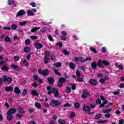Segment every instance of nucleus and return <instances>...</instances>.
I'll use <instances>...</instances> for the list:
<instances>
[{"mask_svg":"<svg viewBox=\"0 0 124 124\" xmlns=\"http://www.w3.org/2000/svg\"><path fill=\"white\" fill-rule=\"evenodd\" d=\"M104 65L106 66L107 65L109 66L110 65V62L106 60H101V59H99L97 63L98 67H100V68H104Z\"/></svg>","mask_w":124,"mask_h":124,"instance_id":"obj_1","label":"nucleus"},{"mask_svg":"<svg viewBox=\"0 0 124 124\" xmlns=\"http://www.w3.org/2000/svg\"><path fill=\"white\" fill-rule=\"evenodd\" d=\"M66 81V79H65L64 78H60L59 79L58 82L57 83V87H59V88H62V84H63V83H65Z\"/></svg>","mask_w":124,"mask_h":124,"instance_id":"obj_2","label":"nucleus"},{"mask_svg":"<svg viewBox=\"0 0 124 124\" xmlns=\"http://www.w3.org/2000/svg\"><path fill=\"white\" fill-rule=\"evenodd\" d=\"M49 104L52 107H57V106L61 105L62 102L59 100H52L49 103Z\"/></svg>","mask_w":124,"mask_h":124,"instance_id":"obj_3","label":"nucleus"},{"mask_svg":"<svg viewBox=\"0 0 124 124\" xmlns=\"http://www.w3.org/2000/svg\"><path fill=\"white\" fill-rule=\"evenodd\" d=\"M50 59V52L46 51L45 52L44 62L45 64L48 63V61Z\"/></svg>","mask_w":124,"mask_h":124,"instance_id":"obj_4","label":"nucleus"},{"mask_svg":"<svg viewBox=\"0 0 124 124\" xmlns=\"http://www.w3.org/2000/svg\"><path fill=\"white\" fill-rule=\"evenodd\" d=\"M38 72L40 74H42L44 76H47L49 74V71L47 69L42 70L41 69L38 70Z\"/></svg>","mask_w":124,"mask_h":124,"instance_id":"obj_5","label":"nucleus"},{"mask_svg":"<svg viewBox=\"0 0 124 124\" xmlns=\"http://www.w3.org/2000/svg\"><path fill=\"white\" fill-rule=\"evenodd\" d=\"M11 66L13 68V69H14V70H16V71H21V70H22V69L17 65L12 64Z\"/></svg>","mask_w":124,"mask_h":124,"instance_id":"obj_6","label":"nucleus"},{"mask_svg":"<svg viewBox=\"0 0 124 124\" xmlns=\"http://www.w3.org/2000/svg\"><path fill=\"white\" fill-rule=\"evenodd\" d=\"M47 81L49 83V85L53 86L54 85V82H55V80L53 77H50L47 78Z\"/></svg>","mask_w":124,"mask_h":124,"instance_id":"obj_7","label":"nucleus"},{"mask_svg":"<svg viewBox=\"0 0 124 124\" xmlns=\"http://www.w3.org/2000/svg\"><path fill=\"white\" fill-rule=\"evenodd\" d=\"M34 45L35 48H36V49H41V48H42V47H43V45L39 43H36L34 44Z\"/></svg>","mask_w":124,"mask_h":124,"instance_id":"obj_8","label":"nucleus"},{"mask_svg":"<svg viewBox=\"0 0 124 124\" xmlns=\"http://www.w3.org/2000/svg\"><path fill=\"white\" fill-rule=\"evenodd\" d=\"M24 14H26V12H25V10H21L17 13V14L16 15V17L23 16V15H24Z\"/></svg>","mask_w":124,"mask_h":124,"instance_id":"obj_9","label":"nucleus"},{"mask_svg":"<svg viewBox=\"0 0 124 124\" xmlns=\"http://www.w3.org/2000/svg\"><path fill=\"white\" fill-rule=\"evenodd\" d=\"M90 84L93 85V86H96L97 84V80L95 79H91L89 81Z\"/></svg>","mask_w":124,"mask_h":124,"instance_id":"obj_10","label":"nucleus"},{"mask_svg":"<svg viewBox=\"0 0 124 124\" xmlns=\"http://www.w3.org/2000/svg\"><path fill=\"white\" fill-rule=\"evenodd\" d=\"M8 114H10L12 115L13 114H15L16 113V108H11L7 112Z\"/></svg>","mask_w":124,"mask_h":124,"instance_id":"obj_11","label":"nucleus"},{"mask_svg":"<svg viewBox=\"0 0 124 124\" xmlns=\"http://www.w3.org/2000/svg\"><path fill=\"white\" fill-rule=\"evenodd\" d=\"M7 121H12L13 119V115L12 114H10V113H8L7 112Z\"/></svg>","mask_w":124,"mask_h":124,"instance_id":"obj_12","label":"nucleus"},{"mask_svg":"<svg viewBox=\"0 0 124 124\" xmlns=\"http://www.w3.org/2000/svg\"><path fill=\"white\" fill-rule=\"evenodd\" d=\"M82 110H83V111H84V112H90L91 108H90V107H88V106H84Z\"/></svg>","mask_w":124,"mask_h":124,"instance_id":"obj_13","label":"nucleus"},{"mask_svg":"<svg viewBox=\"0 0 124 124\" xmlns=\"http://www.w3.org/2000/svg\"><path fill=\"white\" fill-rule=\"evenodd\" d=\"M91 67H92L93 69H96V67H97V64L96 63V62H92L91 63Z\"/></svg>","mask_w":124,"mask_h":124,"instance_id":"obj_14","label":"nucleus"},{"mask_svg":"<svg viewBox=\"0 0 124 124\" xmlns=\"http://www.w3.org/2000/svg\"><path fill=\"white\" fill-rule=\"evenodd\" d=\"M14 90L13 87H11V86H7L6 87H5V90L6 91V92H12Z\"/></svg>","mask_w":124,"mask_h":124,"instance_id":"obj_15","label":"nucleus"},{"mask_svg":"<svg viewBox=\"0 0 124 124\" xmlns=\"http://www.w3.org/2000/svg\"><path fill=\"white\" fill-rule=\"evenodd\" d=\"M14 92L16 94H20L21 93V90L17 87H15Z\"/></svg>","mask_w":124,"mask_h":124,"instance_id":"obj_16","label":"nucleus"},{"mask_svg":"<svg viewBox=\"0 0 124 124\" xmlns=\"http://www.w3.org/2000/svg\"><path fill=\"white\" fill-rule=\"evenodd\" d=\"M69 65L71 69H74V68L76 67V65L75 64V63H74V62H69Z\"/></svg>","mask_w":124,"mask_h":124,"instance_id":"obj_17","label":"nucleus"},{"mask_svg":"<svg viewBox=\"0 0 124 124\" xmlns=\"http://www.w3.org/2000/svg\"><path fill=\"white\" fill-rule=\"evenodd\" d=\"M109 78L108 77H106L104 78H100L99 82L101 83V84H104L106 81H107Z\"/></svg>","mask_w":124,"mask_h":124,"instance_id":"obj_18","label":"nucleus"},{"mask_svg":"<svg viewBox=\"0 0 124 124\" xmlns=\"http://www.w3.org/2000/svg\"><path fill=\"white\" fill-rule=\"evenodd\" d=\"M53 71L56 75H58V76H62V74L60 73L58 69H53Z\"/></svg>","mask_w":124,"mask_h":124,"instance_id":"obj_19","label":"nucleus"},{"mask_svg":"<svg viewBox=\"0 0 124 124\" xmlns=\"http://www.w3.org/2000/svg\"><path fill=\"white\" fill-rule=\"evenodd\" d=\"M17 110L18 111V112L20 113V114H24L25 113L24 109H23V108L21 107H19L17 108Z\"/></svg>","mask_w":124,"mask_h":124,"instance_id":"obj_20","label":"nucleus"},{"mask_svg":"<svg viewBox=\"0 0 124 124\" xmlns=\"http://www.w3.org/2000/svg\"><path fill=\"white\" fill-rule=\"evenodd\" d=\"M27 15L28 16H33L34 14H33V12L31 10L27 11Z\"/></svg>","mask_w":124,"mask_h":124,"instance_id":"obj_21","label":"nucleus"},{"mask_svg":"<svg viewBox=\"0 0 124 124\" xmlns=\"http://www.w3.org/2000/svg\"><path fill=\"white\" fill-rule=\"evenodd\" d=\"M95 117L93 118L94 120H98V119H100V118L102 117V114H99L98 115H95Z\"/></svg>","mask_w":124,"mask_h":124,"instance_id":"obj_22","label":"nucleus"},{"mask_svg":"<svg viewBox=\"0 0 124 124\" xmlns=\"http://www.w3.org/2000/svg\"><path fill=\"white\" fill-rule=\"evenodd\" d=\"M58 123L60 124H66V122L62 119H59Z\"/></svg>","mask_w":124,"mask_h":124,"instance_id":"obj_23","label":"nucleus"},{"mask_svg":"<svg viewBox=\"0 0 124 124\" xmlns=\"http://www.w3.org/2000/svg\"><path fill=\"white\" fill-rule=\"evenodd\" d=\"M40 27H35L31 30V32H34L36 31H38V30H40Z\"/></svg>","mask_w":124,"mask_h":124,"instance_id":"obj_24","label":"nucleus"},{"mask_svg":"<svg viewBox=\"0 0 124 124\" xmlns=\"http://www.w3.org/2000/svg\"><path fill=\"white\" fill-rule=\"evenodd\" d=\"M31 92L32 93L33 95H35L36 96H37V97H38L39 94L37 93V91L35 90H32Z\"/></svg>","mask_w":124,"mask_h":124,"instance_id":"obj_25","label":"nucleus"},{"mask_svg":"<svg viewBox=\"0 0 124 124\" xmlns=\"http://www.w3.org/2000/svg\"><path fill=\"white\" fill-rule=\"evenodd\" d=\"M1 69L3 71H8V67L4 65L1 67Z\"/></svg>","mask_w":124,"mask_h":124,"instance_id":"obj_26","label":"nucleus"},{"mask_svg":"<svg viewBox=\"0 0 124 124\" xmlns=\"http://www.w3.org/2000/svg\"><path fill=\"white\" fill-rule=\"evenodd\" d=\"M54 66H56V67H61L62 66V63L60 62H57L54 64Z\"/></svg>","mask_w":124,"mask_h":124,"instance_id":"obj_27","label":"nucleus"},{"mask_svg":"<svg viewBox=\"0 0 124 124\" xmlns=\"http://www.w3.org/2000/svg\"><path fill=\"white\" fill-rule=\"evenodd\" d=\"M35 106L37 109H40V108H41V105L38 102L35 103Z\"/></svg>","mask_w":124,"mask_h":124,"instance_id":"obj_28","label":"nucleus"},{"mask_svg":"<svg viewBox=\"0 0 124 124\" xmlns=\"http://www.w3.org/2000/svg\"><path fill=\"white\" fill-rule=\"evenodd\" d=\"M4 40L6 42H10V41H11V38L9 36H6L5 37Z\"/></svg>","mask_w":124,"mask_h":124,"instance_id":"obj_29","label":"nucleus"},{"mask_svg":"<svg viewBox=\"0 0 124 124\" xmlns=\"http://www.w3.org/2000/svg\"><path fill=\"white\" fill-rule=\"evenodd\" d=\"M31 51V48L29 47H25L24 48V52H26V53H30Z\"/></svg>","mask_w":124,"mask_h":124,"instance_id":"obj_30","label":"nucleus"},{"mask_svg":"<svg viewBox=\"0 0 124 124\" xmlns=\"http://www.w3.org/2000/svg\"><path fill=\"white\" fill-rule=\"evenodd\" d=\"M6 82H7L9 84H11V83H12V78L10 77L7 78Z\"/></svg>","mask_w":124,"mask_h":124,"instance_id":"obj_31","label":"nucleus"},{"mask_svg":"<svg viewBox=\"0 0 124 124\" xmlns=\"http://www.w3.org/2000/svg\"><path fill=\"white\" fill-rule=\"evenodd\" d=\"M112 111V108H108L103 111V113L106 114L107 113H110Z\"/></svg>","mask_w":124,"mask_h":124,"instance_id":"obj_32","label":"nucleus"},{"mask_svg":"<svg viewBox=\"0 0 124 124\" xmlns=\"http://www.w3.org/2000/svg\"><path fill=\"white\" fill-rule=\"evenodd\" d=\"M74 106H75V108H80V104L78 102H76L74 104Z\"/></svg>","mask_w":124,"mask_h":124,"instance_id":"obj_33","label":"nucleus"},{"mask_svg":"<svg viewBox=\"0 0 124 124\" xmlns=\"http://www.w3.org/2000/svg\"><path fill=\"white\" fill-rule=\"evenodd\" d=\"M11 28L12 29V30H16V29H17V28H18V26H17V25H16V24H13L11 25Z\"/></svg>","mask_w":124,"mask_h":124,"instance_id":"obj_34","label":"nucleus"},{"mask_svg":"<svg viewBox=\"0 0 124 124\" xmlns=\"http://www.w3.org/2000/svg\"><path fill=\"white\" fill-rule=\"evenodd\" d=\"M90 50H91V51H92V52L94 53V54H96V53H97V51H96V49L94 47H91L90 48Z\"/></svg>","mask_w":124,"mask_h":124,"instance_id":"obj_35","label":"nucleus"},{"mask_svg":"<svg viewBox=\"0 0 124 124\" xmlns=\"http://www.w3.org/2000/svg\"><path fill=\"white\" fill-rule=\"evenodd\" d=\"M33 77L34 78V80L35 81H38L39 78L38 77V76H37V75H34L33 76Z\"/></svg>","mask_w":124,"mask_h":124,"instance_id":"obj_36","label":"nucleus"},{"mask_svg":"<svg viewBox=\"0 0 124 124\" xmlns=\"http://www.w3.org/2000/svg\"><path fill=\"white\" fill-rule=\"evenodd\" d=\"M26 24H28V22L27 21H23V22H19V24L20 25V26H25L26 25Z\"/></svg>","mask_w":124,"mask_h":124,"instance_id":"obj_37","label":"nucleus"},{"mask_svg":"<svg viewBox=\"0 0 124 124\" xmlns=\"http://www.w3.org/2000/svg\"><path fill=\"white\" fill-rule=\"evenodd\" d=\"M30 38H31V39H32V40H35L37 39V38H38V37L34 35H32L30 36Z\"/></svg>","mask_w":124,"mask_h":124,"instance_id":"obj_38","label":"nucleus"},{"mask_svg":"<svg viewBox=\"0 0 124 124\" xmlns=\"http://www.w3.org/2000/svg\"><path fill=\"white\" fill-rule=\"evenodd\" d=\"M58 91H59V90L55 88H52L51 90L52 93H57V92H58Z\"/></svg>","mask_w":124,"mask_h":124,"instance_id":"obj_39","label":"nucleus"},{"mask_svg":"<svg viewBox=\"0 0 124 124\" xmlns=\"http://www.w3.org/2000/svg\"><path fill=\"white\" fill-rule=\"evenodd\" d=\"M7 79V77L6 76H3L2 77V80L3 82H6Z\"/></svg>","mask_w":124,"mask_h":124,"instance_id":"obj_40","label":"nucleus"},{"mask_svg":"<svg viewBox=\"0 0 124 124\" xmlns=\"http://www.w3.org/2000/svg\"><path fill=\"white\" fill-rule=\"evenodd\" d=\"M60 38L62 40H63V41H66V37L64 35H61Z\"/></svg>","mask_w":124,"mask_h":124,"instance_id":"obj_41","label":"nucleus"},{"mask_svg":"<svg viewBox=\"0 0 124 124\" xmlns=\"http://www.w3.org/2000/svg\"><path fill=\"white\" fill-rule=\"evenodd\" d=\"M70 92H71V88H70V87H67L66 89V93H70Z\"/></svg>","mask_w":124,"mask_h":124,"instance_id":"obj_42","label":"nucleus"},{"mask_svg":"<svg viewBox=\"0 0 124 124\" xmlns=\"http://www.w3.org/2000/svg\"><path fill=\"white\" fill-rule=\"evenodd\" d=\"M23 63L25 64V66H29V62L27 61V60H24L23 61Z\"/></svg>","mask_w":124,"mask_h":124,"instance_id":"obj_43","label":"nucleus"},{"mask_svg":"<svg viewBox=\"0 0 124 124\" xmlns=\"http://www.w3.org/2000/svg\"><path fill=\"white\" fill-rule=\"evenodd\" d=\"M7 62V59L0 62V65H3V63H5Z\"/></svg>","mask_w":124,"mask_h":124,"instance_id":"obj_44","label":"nucleus"},{"mask_svg":"<svg viewBox=\"0 0 124 124\" xmlns=\"http://www.w3.org/2000/svg\"><path fill=\"white\" fill-rule=\"evenodd\" d=\"M57 46H59V48H62V43L58 42L56 44Z\"/></svg>","mask_w":124,"mask_h":124,"instance_id":"obj_45","label":"nucleus"},{"mask_svg":"<svg viewBox=\"0 0 124 124\" xmlns=\"http://www.w3.org/2000/svg\"><path fill=\"white\" fill-rule=\"evenodd\" d=\"M25 43L26 45H30V44H31V40H30V39H27L25 41Z\"/></svg>","mask_w":124,"mask_h":124,"instance_id":"obj_46","label":"nucleus"},{"mask_svg":"<svg viewBox=\"0 0 124 124\" xmlns=\"http://www.w3.org/2000/svg\"><path fill=\"white\" fill-rule=\"evenodd\" d=\"M71 106H72V105L69 103L65 104L63 106L64 107H71Z\"/></svg>","mask_w":124,"mask_h":124,"instance_id":"obj_47","label":"nucleus"},{"mask_svg":"<svg viewBox=\"0 0 124 124\" xmlns=\"http://www.w3.org/2000/svg\"><path fill=\"white\" fill-rule=\"evenodd\" d=\"M63 54L66 55V56H69V52L66 51V50H65V49L63 50Z\"/></svg>","mask_w":124,"mask_h":124,"instance_id":"obj_48","label":"nucleus"},{"mask_svg":"<svg viewBox=\"0 0 124 124\" xmlns=\"http://www.w3.org/2000/svg\"><path fill=\"white\" fill-rule=\"evenodd\" d=\"M15 61L16 62H18L20 60V57L18 56L17 55H16L14 57Z\"/></svg>","mask_w":124,"mask_h":124,"instance_id":"obj_49","label":"nucleus"},{"mask_svg":"<svg viewBox=\"0 0 124 124\" xmlns=\"http://www.w3.org/2000/svg\"><path fill=\"white\" fill-rule=\"evenodd\" d=\"M75 117V112H72L70 114V118L72 119V118H74Z\"/></svg>","mask_w":124,"mask_h":124,"instance_id":"obj_50","label":"nucleus"},{"mask_svg":"<svg viewBox=\"0 0 124 124\" xmlns=\"http://www.w3.org/2000/svg\"><path fill=\"white\" fill-rule=\"evenodd\" d=\"M50 59L52 61H56V56L55 55H52L50 57Z\"/></svg>","mask_w":124,"mask_h":124,"instance_id":"obj_51","label":"nucleus"},{"mask_svg":"<svg viewBox=\"0 0 124 124\" xmlns=\"http://www.w3.org/2000/svg\"><path fill=\"white\" fill-rule=\"evenodd\" d=\"M115 66H117V67H118L119 69H123V65H118V64L116 63Z\"/></svg>","mask_w":124,"mask_h":124,"instance_id":"obj_52","label":"nucleus"},{"mask_svg":"<svg viewBox=\"0 0 124 124\" xmlns=\"http://www.w3.org/2000/svg\"><path fill=\"white\" fill-rule=\"evenodd\" d=\"M76 73L77 74V77H80V76H81V73H80V72H79L78 70L76 71Z\"/></svg>","mask_w":124,"mask_h":124,"instance_id":"obj_53","label":"nucleus"},{"mask_svg":"<svg viewBox=\"0 0 124 124\" xmlns=\"http://www.w3.org/2000/svg\"><path fill=\"white\" fill-rule=\"evenodd\" d=\"M13 3H14V0H8V4H9V5H10L11 4H13Z\"/></svg>","mask_w":124,"mask_h":124,"instance_id":"obj_54","label":"nucleus"},{"mask_svg":"<svg viewBox=\"0 0 124 124\" xmlns=\"http://www.w3.org/2000/svg\"><path fill=\"white\" fill-rule=\"evenodd\" d=\"M108 121L107 120H103L99 121L97 122L98 124H104V123H107Z\"/></svg>","mask_w":124,"mask_h":124,"instance_id":"obj_55","label":"nucleus"},{"mask_svg":"<svg viewBox=\"0 0 124 124\" xmlns=\"http://www.w3.org/2000/svg\"><path fill=\"white\" fill-rule=\"evenodd\" d=\"M48 39L50 41H54V39H53V37L51 35H48Z\"/></svg>","mask_w":124,"mask_h":124,"instance_id":"obj_56","label":"nucleus"},{"mask_svg":"<svg viewBox=\"0 0 124 124\" xmlns=\"http://www.w3.org/2000/svg\"><path fill=\"white\" fill-rule=\"evenodd\" d=\"M105 117L109 119L111 117V114H110L109 113L106 114V115H105Z\"/></svg>","mask_w":124,"mask_h":124,"instance_id":"obj_57","label":"nucleus"},{"mask_svg":"<svg viewBox=\"0 0 124 124\" xmlns=\"http://www.w3.org/2000/svg\"><path fill=\"white\" fill-rule=\"evenodd\" d=\"M32 86L34 87V88H37V86H38V84L35 81L34 82V84H32Z\"/></svg>","mask_w":124,"mask_h":124,"instance_id":"obj_58","label":"nucleus"},{"mask_svg":"<svg viewBox=\"0 0 124 124\" xmlns=\"http://www.w3.org/2000/svg\"><path fill=\"white\" fill-rule=\"evenodd\" d=\"M96 104H100L101 103V100L100 99L98 98L96 101Z\"/></svg>","mask_w":124,"mask_h":124,"instance_id":"obj_59","label":"nucleus"},{"mask_svg":"<svg viewBox=\"0 0 124 124\" xmlns=\"http://www.w3.org/2000/svg\"><path fill=\"white\" fill-rule=\"evenodd\" d=\"M83 93L88 95L89 94V92H88V91H87V90H84L83 92Z\"/></svg>","mask_w":124,"mask_h":124,"instance_id":"obj_60","label":"nucleus"},{"mask_svg":"<svg viewBox=\"0 0 124 124\" xmlns=\"http://www.w3.org/2000/svg\"><path fill=\"white\" fill-rule=\"evenodd\" d=\"M27 94V90H24L22 92V95L23 96H25Z\"/></svg>","mask_w":124,"mask_h":124,"instance_id":"obj_61","label":"nucleus"},{"mask_svg":"<svg viewBox=\"0 0 124 124\" xmlns=\"http://www.w3.org/2000/svg\"><path fill=\"white\" fill-rule=\"evenodd\" d=\"M52 119L54 121H56L57 119H58V117H57V115H56L55 114H54L52 116Z\"/></svg>","mask_w":124,"mask_h":124,"instance_id":"obj_62","label":"nucleus"},{"mask_svg":"<svg viewBox=\"0 0 124 124\" xmlns=\"http://www.w3.org/2000/svg\"><path fill=\"white\" fill-rule=\"evenodd\" d=\"M80 62H86V59L83 57H81L80 58Z\"/></svg>","mask_w":124,"mask_h":124,"instance_id":"obj_63","label":"nucleus"},{"mask_svg":"<svg viewBox=\"0 0 124 124\" xmlns=\"http://www.w3.org/2000/svg\"><path fill=\"white\" fill-rule=\"evenodd\" d=\"M124 124V119H121L119 120V124Z\"/></svg>","mask_w":124,"mask_h":124,"instance_id":"obj_64","label":"nucleus"}]
</instances>
